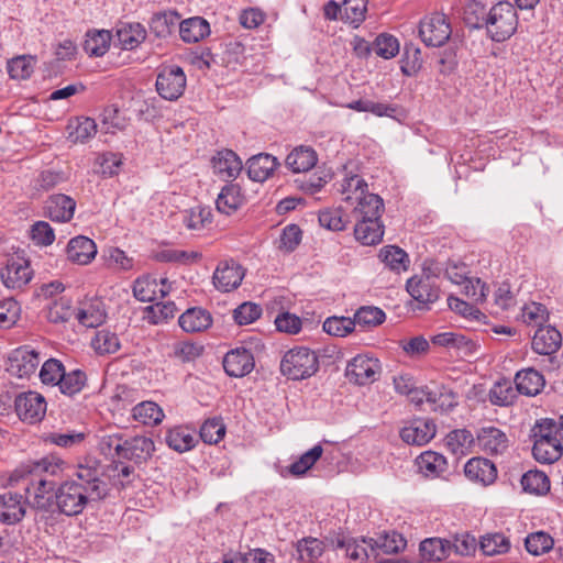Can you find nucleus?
<instances>
[{
  "label": "nucleus",
  "instance_id": "6e6552de",
  "mask_svg": "<svg viewBox=\"0 0 563 563\" xmlns=\"http://www.w3.org/2000/svg\"><path fill=\"white\" fill-rule=\"evenodd\" d=\"M14 411L20 420L27 423L40 422L46 415V400L36 391H21L13 396Z\"/></svg>",
  "mask_w": 563,
  "mask_h": 563
},
{
  "label": "nucleus",
  "instance_id": "9b49d317",
  "mask_svg": "<svg viewBox=\"0 0 563 563\" xmlns=\"http://www.w3.org/2000/svg\"><path fill=\"white\" fill-rule=\"evenodd\" d=\"M379 374V361L367 355H356L349 362L345 369L347 379L360 386L373 384L378 379Z\"/></svg>",
  "mask_w": 563,
  "mask_h": 563
},
{
  "label": "nucleus",
  "instance_id": "0eeeda50",
  "mask_svg": "<svg viewBox=\"0 0 563 563\" xmlns=\"http://www.w3.org/2000/svg\"><path fill=\"white\" fill-rule=\"evenodd\" d=\"M41 362L40 353L30 345L13 350L7 358L5 371L18 378H30Z\"/></svg>",
  "mask_w": 563,
  "mask_h": 563
},
{
  "label": "nucleus",
  "instance_id": "4be33fe9",
  "mask_svg": "<svg viewBox=\"0 0 563 563\" xmlns=\"http://www.w3.org/2000/svg\"><path fill=\"white\" fill-rule=\"evenodd\" d=\"M561 344V333L551 325L540 327L532 338V349L540 355H552Z\"/></svg>",
  "mask_w": 563,
  "mask_h": 563
},
{
  "label": "nucleus",
  "instance_id": "4d7b16f0",
  "mask_svg": "<svg viewBox=\"0 0 563 563\" xmlns=\"http://www.w3.org/2000/svg\"><path fill=\"white\" fill-rule=\"evenodd\" d=\"M324 551L323 542L316 538H306L297 543L298 560L313 562Z\"/></svg>",
  "mask_w": 563,
  "mask_h": 563
},
{
  "label": "nucleus",
  "instance_id": "4c0bfd02",
  "mask_svg": "<svg viewBox=\"0 0 563 563\" xmlns=\"http://www.w3.org/2000/svg\"><path fill=\"white\" fill-rule=\"evenodd\" d=\"M132 416L134 420L145 426H156L165 417L163 409L154 401H142L133 407Z\"/></svg>",
  "mask_w": 563,
  "mask_h": 563
},
{
  "label": "nucleus",
  "instance_id": "3c124183",
  "mask_svg": "<svg viewBox=\"0 0 563 563\" xmlns=\"http://www.w3.org/2000/svg\"><path fill=\"white\" fill-rule=\"evenodd\" d=\"M65 366L59 360L48 358L43 363L38 373V377L42 384L54 387L60 383V378H63Z\"/></svg>",
  "mask_w": 563,
  "mask_h": 563
},
{
  "label": "nucleus",
  "instance_id": "37998d69",
  "mask_svg": "<svg viewBox=\"0 0 563 563\" xmlns=\"http://www.w3.org/2000/svg\"><path fill=\"white\" fill-rule=\"evenodd\" d=\"M111 34L109 31L101 30L89 32L84 43V49L90 56L100 57L103 56L110 46Z\"/></svg>",
  "mask_w": 563,
  "mask_h": 563
},
{
  "label": "nucleus",
  "instance_id": "c756f323",
  "mask_svg": "<svg viewBox=\"0 0 563 563\" xmlns=\"http://www.w3.org/2000/svg\"><path fill=\"white\" fill-rule=\"evenodd\" d=\"M243 203L244 196L236 184L225 185L216 200L217 210L227 216L234 213Z\"/></svg>",
  "mask_w": 563,
  "mask_h": 563
},
{
  "label": "nucleus",
  "instance_id": "a878e982",
  "mask_svg": "<svg viewBox=\"0 0 563 563\" xmlns=\"http://www.w3.org/2000/svg\"><path fill=\"white\" fill-rule=\"evenodd\" d=\"M517 390L526 396H537L545 386V379L541 373L534 368H525L515 376Z\"/></svg>",
  "mask_w": 563,
  "mask_h": 563
},
{
  "label": "nucleus",
  "instance_id": "aec40b11",
  "mask_svg": "<svg viewBox=\"0 0 563 563\" xmlns=\"http://www.w3.org/2000/svg\"><path fill=\"white\" fill-rule=\"evenodd\" d=\"M213 173L222 180L234 179L242 170V161L231 150L217 153L212 161Z\"/></svg>",
  "mask_w": 563,
  "mask_h": 563
},
{
  "label": "nucleus",
  "instance_id": "a18cd8bd",
  "mask_svg": "<svg viewBox=\"0 0 563 563\" xmlns=\"http://www.w3.org/2000/svg\"><path fill=\"white\" fill-rule=\"evenodd\" d=\"M379 257L391 271H406L409 265L408 254L398 246L388 245L380 250Z\"/></svg>",
  "mask_w": 563,
  "mask_h": 563
},
{
  "label": "nucleus",
  "instance_id": "de8ad7c7",
  "mask_svg": "<svg viewBox=\"0 0 563 563\" xmlns=\"http://www.w3.org/2000/svg\"><path fill=\"white\" fill-rule=\"evenodd\" d=\"M521 485L525 492L543 495L550 490V481L541 471H529L522 475Z\"/></svg>",
  "mask_w": 563,
  "mask_h": 563
},
{
  "label": "nucleus",
  "instance_id": "c03bdc74",
  "mask_svg": "<svg viewBox=\"0 0 563 563\" xmlns=\"http://www.w3.org/2000/svg\"><path fill=\"white\" fill-rule=\"evenodd\" d=\"M91 346L98 354L106 355L118 352L121 344L115 333L102 329L96 332L91 340Z\"/></svg>",
  "mask_w": 563,
  "mask_h": 563
},
{
  "label": "nucleus",
  "instance_id": "052dcab7",
  "mask_svg": "<svg viewBox=\"0 0 563 563\" xmlns=\"http://www.w3.org/2000/svg\"><path fill=\"white\" fill-rule=\"evenodd\" d=\"M319 223L321 227L332 231H343L346 229L349 219L343 217L341 209H327L319 212Z\"/></svg>",
  "mask_w": 563,
  "mask_h": 563
},
{
  "label": "nucleus",
  "instance_id": "49530a36",
  "mask_svg": "<svg viewBox=\"0 0 563 563\" xmlns=\"http://www.w3.org/2000/svg\"><path fill=\"white\" fill-rule=\"evenodd\" d=\"M86 374L80 369H74L68 373L65 371L63 373V378H60V383L57 386L62 394L71 397L80 393L86 386Z\"/></svg>",
  "mask_w": 563,
  "mask_h": 563
},
{
  "label": "nucleus",
  "instance_id": "79ce46f5",
  "mask_svg": "<svg viewBox=\"0 0 563 563\" xmlns=\"http://www.w3.org/2000/svg\"><path fill=\"white\" fill-rule=\"evenodd\" d=\"M479 549L488 556L504 554L510 550V541L503 533H487L482 537Z\"/></svg>",
  "mask_w": 563,
  "mask_h": 563
},
{
  "label": "nucleus",
  "instance_id": "6ab92c4d",
  "mask_svg": "<svg viewBox=\"0 0 563 563\" xmlns=\"http://www.w3.org/2000/svg\"><path fill=\"white\" fill-rule=\"evenodd\" d=\"M76 201L64 194L52 195L45 202V216L55 222H68L73 219Z\"/></svg>",
  "mask_w": 563,
  "mask_h": 563
},
{
  "label": "nucleus",
  "instance_id": "603ef678",
  "mask_svg": "<svg viewBox=\"0 0 563 563\" xmlns=\"http://www.w3.org/2000/svg\"><path fill=\"white\" fill-rule=\"evenodd\" d=\"M385 318V312L382 309L364 306L356 310L353 321H355V327L373 328L382 324Z\"/></svg>",
  "mask_w": 563,
  "mask_h": 563
},
{
  "label": "nucleus",
  "instance_id": "774afa93",
  "mask_svg": "<svg viewBox=\"0 0 563 563\" xmlns=\"http://www.w3.org/2000/svg\"><path fill=\"white\" fill-rule=\"evenodd\" d=\"M74 316V310L69 300L62 298L48 307L47 319L53 323H62L68 321Z\"/></svg>",
  "mask_w": 563,
  "mask_h": 563
},
{
  "label": "nucleus",
  "instance_id": "b1692460",
  "mask_svg": "<svg viewBox=\"0 0 563 563\" xmlns=\"http://www.w3.org/2000/svg\"><path fill=\"white\" fill-rule=\"evenodd\" d=\"M279 165L276 157L261 153L251 157L246 163L247 175L254 181H265Z\"/></svg>",
  "mask_w": 563,
  "mask_h": 563
},
{
  "label": "nucleus",
  "instance_id": "f3484780",
  "mask_svg": "<svg viewBox=\"0 0 563 563\" xmlns=\"http://www.w3.org/2000/svg\"><path fill=\"white\" fill-rule=\"evenodd\" d=\"M155 445L152 439L136 435L124 440L121 457L136 464L146 462L153 454Z\"/></svg>",
  "mask_w": 563,
  "mask_h": 563
},
{
  "label": "nucleus",
  "instance_id": "6e6d98bb",
  "mask_svg": "<svg viewBox=\"0 0 563 563\" xmlns=\"http://www.w3.org/2000/svg\"><path fill=\"white\" fill-rule=\"evenodd\" d=\"M553 538L543 531L530 533L525 540L527 551L533 555H541L549 552L553 548Z\"/></svg>",
  "mask_w": 563,
  "mask_h": 563
},
{
  "label": "nucleus",
  "instance_id": "338daca9",
  "mask_svg": "<svg viewBox=\"0 0 563 563\" xmlns=\"http://www.w3.org/2000/svg\"><path fill=\"white\" fill-rule=\"evenodd\" d=\"M30 236L36 245L48 246L55 241L53 228L45 221H36L30 230Z\"/></svg>",
  "mask_w": 563,
  "mask_h": 563
},
{
  "label": "nucleus",
  "instance_id": "72a5a7b5",
  "mask_svg": "<svg viewBox=\"0 0 563 563\" xmlns=\"http://www.w3.org/2000/svg\"><path fill=\"white\" fill-rule=\"evenodd\" d=\"M178 323L186 332H200L211 325L212 318L202 308H189L179 317Z\"/></svg>",
  "mask_w": 563,
  "mask_h": 563
},
{
  "label": "nucleus",
  "instance_id": "680f3d73",
  "mask_svg": "<svg viewBox=\"0 0 563 563\" xmlns=\"http://www.w3.org/2000/svg\"><path fill=\"white\" fill-rule=\"evenodd\" d=\"M224 434L225 426L220 418L208 419L200 428V438L209 444L218 443Z\"/></svg>",
  "mask_w": 563,
  "mask_h": 563
},
{
  "label": "nucleus",
  "instance_id": "864d4df0",
  "mask_svg": "<svg viewBox=\"0 0 563 563\" xmlns=\"http://www.w3.org/2000/svg\"><path fill=\"white\" fill-rule=\"evenodd\" d=\"M339 191L345 196L346 201H355V197L363 196L367 191L366 181L358 175H344Z\"/></svg>",
  "mask_w": 563,
  "mask_h": 563
},
{
  "label": "nucleus",
  "instance_id": "4468645a",
  "mask_svg": "<svg viewBox=\"0 0 563 563\" xmlns=\"http://www.w3.org/2000/svg\"><path fill=\"white\" fill-rule=\"evenodd\" d=\"M55 490V481L33 477L30 485H25V500L37 509H46L51 505L52 494Z\"/></svg>",
  "mask_w": 563,
  "mask_h": 563
},
{
  "label": "nucleus",
  "instance_id": "9d476101",
  "mask_svg": "<svg viewBox=\"0 0 563 563\" xmlns=\"http://www.w3.org/2000/svg\"><path fill=\"white\" fill-rule=\"evenodd\" d=\"M451 33V26L442 13H433L420 22L419 35L427 46H442Z\"/></svg>",
  "mask_w": 563,
  "mask_h": 563
},
{
  "label": "nucleus",
  "instance_id": "e433bc0d",
  "mask_svg": "<svg viewBox=\"0 0 563 563\" xmlns=\"http://www.w3.org/2000/svg\"><path fill=\"white\" fill-rule=\"evenodd\" d=\"M532 454L538 462L551 464L558 461L563 454L561 440H534Z\"/></svg>",
  "mask_w": 563,
  "mask_h": 563
},
{
  "label": "nucleus",
  "instance_id": "a19ab883",
  "mask_svg": "<svg viewBox=\"0 0 563 563\" xmlns=\"http://www.w3.org/2000/svg\"><path fill=\"white\" fill-rule=\"evenodd\" d=\"M36 60L31 55H21L8 60L7 69L12 79L24 80L34 71Z\"/></svg>",
  "mask_w": 563,
  "mask_h": 563
},
{
  "label": "nucleus",
  "instance_id": "5fc2aeb1",
  "mask_svg": "<svg viewBox=\"0 0 563 563\" xmlns=\"http://www.w3.org/2000/svg\"><path fill=\"white\" fill-rule=\"evenodd\" d=\"M322 453V446L320 444L314 445L312 449L303 453L297 461L289 465V472L295 476L303 475L316 464V462L321 457Z\"/></svg>",
  "mask_w": 563,
  "mask_h": 563
},
{
  "label": "nucleus",
  "instance_id": "8fccbe9b",
  "mask_svg": "<svg viewBox=\"0 0 563 563\" xmlns=\"http://www.w3.org/2000/svg\"><path fill=\"white\" fill-rule=\"evenodd\" d=\"M211 218L209 207L196 206L185 211L183 222L189 230H201L211 222Z\"/></svg>",
  "mask_w": 563,
  "mask_h": 563
},
{
  "label": "nucleus",
  "instance_id": "bf43d9fd",
  "mask_svg": "<svg viewBox=\"0 0 563 563\" xmlns=\"http://www.w3.org/2000/svg\"><path fill=\"white\" fill-rule=\"evenodd\" d=\"M69 129H71L69 137L73 142L85 143L95 136L97 132V124L93 119L81 118L76 120L75 126L70 124Z\"/></svg>",
  "mask_w": 563,
  "mask_h": 563
},
{
  "label": "nucleus",
  "instance_id": "7c9ffc66",
  "mask_svg": "<svg viewBox=\"0 0 563 563\" xmlns=\"http://www.w3.org/2000/svg\"><path fill=\"white\" fill-rule=\"evenodd\" d=\"M117 41L122 49L132 51L146 38V30L141 23H123L117 29Z\"/></svg>",
  "mask_w": 563,
  "mask_h": 563
},
{
  "label": "nucleus",
  "instance_id": "c85d7f7f",
  "mask_svg": "<svg viewBox=\"0 0 563 563\" xmlns=\"http://www.w3.org/2000/svg\"><path fill=\"white\" fill-rule=\"evenodd\" d=\"M357 205L353 209L354 219H380L384 210L383 199L375 194L365 192L355 197Z\"/></svg>",
  "mask_w": 563,
  "mask_h": 563
},
{
  "label": "nucleus",
  "instance_id": "69168bd1",
  "mask_svg": "<svg viewBox=\"0 0 563 563\" xmlns=\"http://www.w3.org/2000/svg\"><path fill=\"white\" fill-rule=\"evenodd\" d=\"M372 49L376 55L389 59L399 52V43L393 35L380 34L374 41Z\"/></svg>",
  "mask_w": 563,
  "mask_h": 563
},
{
  "label": "nucleus",
  "instance_id": "7ed1b4c3",
  "mask_svg": "<svg viewBox=\"0 0 563 563\" xmlns=\"http://www.w3.org/2000/svg\"><path fill=\"white\" fill-rule=\"evenodd\" d=\"M475 27L485 26L490 38L504 42L517 30L518 16L514 5L508 1H500L493 5L489 12L473 23Z\"/></svg>",
  "mask_w": 563,
  "mask_h": 563
},
{
  "label": "nucleus",
  "instance_id": "412c9836",
  "mask_svg": "<svg viewBox=\"0 0 563 563\" xmlns=\"http://www.w3.org/2000/svg\"><path fill=\"white\" fill-rule=\"evenodd\" d=\"M465 476L483 485H489L497 478V470L493 462L485 457H473L464 466Z\"/></svg>",
  "mask_w": 563,
  "mask_h": 563
},
{
  "label": "nucleus",
  "instance_id": "09e8293b",
  "mask_svg": "<svg viewBox=\"0 0 563 563\" xmlns=\"http://www.w3.org/2000/svg\"><path fill=\"white\" fill-rule=\"evenodd\" d=\"M165 442L170 449L181 453L192 449L196 440L187 430L183 428H174L166 432Z\"/></svg>",
  "mask_w": 563,
  "mask_h": 563
},
{
  "label": "nucleus",
  "instance_id": "0e129e2a",
  "mask_svg": "<svg viewBox=\"0 0 563 563\" xmlns=\"http://www.w3.org/2000/svg\"><path fill=\"white\" fill-rule=\"evenodd\" d=\"M177 307L174 302H156L146 308V318L151 323L157 324L174 318Z\"/></svg>",
  "mask_w": 563,
  "mask_h": 563
},
{
  "label": "nucleus",
  "instance_id": "ea45409f",
  "mask_svg": "<svg viewBox=\"0 0 563 563\" xmlns=\"http://www.w3.org/2000/svg\"><path fill=\"white\" fill-rule=\"evenodd\" d=\"M179 15L176 12H162L155 14L150 22V30L157 37H167L178 24Z\"/></svg>",
  "mask_w": 563,
  "mask_h": 563
},
{
  "label": "nucleus",
  "instance_id": "39448f33",
  "mask_svg": "<svg viewBox=\"0 0 563 563\" xmlns=\"http://www.w3.org/2000/svg\"><path fill=\"white\" fill-rule=\"evenodd\" d=\"M319 368L317 354L308 347H295L285 353L280 362V372L294 380L306 379Z\"/></svg>",
  "mask_w": 563,
  "mask_h": 563
},
{
  "label": "nucleus",
  "instance_id": "58836bf2",
  "mask_svg": "<svg viewBox=\"0 0 563 563\" xmlns=\"http://www.w3.org/2000/svg\"><path fill=\"white\" fill-rule=\"evenodd\" d=\"M446 446L455 455H465L471 451V448L475 444L476 439L466 429H457L451 431L446 435Z\"/></svg>",
  "mask_w": 563,
  "mask_h": 563
},
{
  "label": "nucleus",
  "instance_id": "f257e3e1",
  "mask_svg": "<svg viewBox=\"0 0 563 563\" xmlns=\"http://www.w3.org/2000/svg\"><path fill=\"white\" fill-rule=\"evenodd\" d=\"M102 475L99 461L90 459L80 463L75 477L65 481L55 492L58 510L66 516H77L89 503L103 499L108 494V486Z\"/></svg>",
  "mask_w": 563,
  "mask_h": 563
},
{
  "label": "nucleus",
  "instance_id": "c9c22d12",
  "mask_svg": "<svg viewBox=\"0 0 563 563\" xmlns=\"http://www.w3.org/2000/svg\"><path fill=\"white\" fill-rule=\"evenodd\" d=\"M179 34L184 42L197 43L210 34V25L203 18H189L179 23Z\"/></svg>",
  "mask_w": 563,
  "mask_h": 563
},
{
  "label": "nucleus",
  "instance_id": "2f4dec72",
  "mask_svg": "<svg viewBox=\"0 0 563 563\" xmlns=\"http://www.w3.org/2000/svg\"><path fill=\"white\" fill-rule=\"evenodd\" d=\"M419 472L426 477H438L446 472V459L437 452L427 451L421 453L416 460Z\"/></svg>",
  "mask_w": 563,
  "mask_h": 563
},
{
  "label": "nucleus",
  "instance_id": "393cba45",
  "mask_svg": "<svg viewBox=\"0 0 563 563\" xmlns=\"http://www.w3.org/2000/svg\"><path fill=\"white\" fill-rule=\"evenodd\" d=\"M421 559L428 563H440L452 552L451 541L442 538H427L420 542Z\"/></svg>",
  "mask_w": 563,
  "mask_h": 563
},
{
  "label": "nucleus",
  "instance_id": "f704fd0d",
  "mask_svg": "<svg viewBox=\"0 0 563 563\" xmlns=\"http://www.w3.org/2000/svg\"><path fill=\"white\" fill-rule=\"evenodd\" d=\"M33 477L46 479L58 478L65 470V462L54 455L42 457L41 460L30 462Z\"/></svg>",
  "mask_w": 563,
  "mask_h": 563
},
{
  "label": "nucleus",
  "instance_id": "1a4fd4ad",
  "mask_svg": "<svg viewBox=\"0 0 563 563\" xmlns=\"http://www.w3.org/2000/svg\"><path fill=\"white\" fill-rule=\"evenodd\" d=\"M33 276L29 261L23 252H15L7 256L5 267L2 269V284L10 289L23 288Z\"/></svg>",
  "mask_w": 563,
  "mask_h": 563
},
{
  "label": "nucleus",
  "instance_id": "13d9d810",
  "mask_svg": "<svg viewBox=\"0 0 563 563\" xmlns=\"http://www.w3.org/2000/svg\"><path fill=\"white\" fill-rule=\"evenodd\" d=\"M366 11V0L343 1V21L353 24L354 26H358L364 21Z\"/></svg>",
  "mask_w": 563,
  "mask_h": 563
},
{
  "label": "nucleus",
  "instance_id": "a211bd4d",
  "mask_svg": "<svg viewBox=\"0 0 563 563\" xmlns=\"http://www.w3.org/2000/svg\"><path fill=\"white\" fill-rule=\"evenodd\" d=\"M435 435V426L430 420L416 419L400 430L404 442L412 445H424Z\"/></svg>",
  "mask_w": 563,
  "mask_h": 563
},
{
  "label": "nucleus",
  "instance_id": "ddd939ff",
  "mask_svg": "<svg viewBox=\"0 0 563 563\" xmlns=\"http://www.w3.org/2000/svg\"><path fill=\"white\" fill-rule=\"evenodd\" d=\"M170 289L166 278L157 282L155 278L144 276L134 282L133 295L142 302H151L164 298Z\"/></svg>",
  "mask_w": 563,
  "mask_h": 563
},
{
  "label": "nucleus",
  "instance_id": "2eb2a0df",
  "mask_svg": "<svg viewBox=\"0 0 563 563\" xmlns=\"http://www.w3.org/2000/svg\"><path fill=\"white\" fill-rule=\"evenodd\" d=\"M254 365L253 354L245 347L231 350L223 358V368L232 377H243L250 374Z\"/></svg>",
  "mask_w": 563,
  "mask_h": 563
},
{
  "label": "nucleus",
  "instance_id": "f03ea898",
  "mask_svg": "<svg viewBox=\"0 0 563 563\" xmlns=\"http://www.w3.org/2000/svg\"><path fill=\"white\" fill-rule=\"evenodd\" d=\"M406 545V539L396 531L379 533L375 539H350L339 543V548L344 551L346 558L354 561H374L375 563H401L384 559L382 555L398 553Z\"/></svg>",
  "mask_w": 563,
  "mask_h": 563
},
{
  "label": "nucleus",
  "instance_id": "20e7f679",
  "mask_svg": "<svg viewBox=\"0 0 563 563\" xmlns=\"http://www.w3.org/2000/svg\"><path fill=\"white\" fill-rule=\"evenodd\" d=\"M441 274V267L433 261H426L420 274L409 278L406 283L408 294L423 308L439 299L440 288L438 278Z\"/></svg>",
  "mask_w": 563,
  "mask_h": 563
},
{
  "label": "nucleus",
  "instance_id": "cd10ccee",
  "mask_svg": "<svg viewBox=\"0 0 563 563\" xmlns=\"http://www.w3.org/2000/svg\"><path fill=\"white\" fill-rule=\"evenodd\" d=\"M318 162L317 153L309 146H297L286 157L285 164L292 173H306Z\"/></svg>",
  "mask_w": 563,
  "mask_h": 563
},
{
  "label": "nucleus",
  "instance_id": "dca6fc26",
  "mask_svg": "<svg viewBox=\"0 0 563 563\" xmlns=\"http://www.w3.org/2000/svg\"><path fill=\"white\" fill-rule=\"evenodd\" d=\"M476 443L486 454H501L508 448V438L500 429L489 426L479 429L476 435Z\"/></svg>",
  "mask_w": 563,
  "mask_h": 563
},
{
  "label": "nucleus",
  "instance_id": "473e14b6",
  "mask_svg": "<svg viewBox=\"0 0 563 563\" xmlns=\"http://www.w3.org/2000/svg\"><path fill=\"white\" fill-rule=\"evenodd\" d=\"M24 497L20 493L2 494V523L13 525L25 515Z\"/></svg>",
  "mask_w": 563,
  "mask_h": 563
},
{
  "label": "nucleus",
  "instance_id": "bb28decb",
  "mask_svg": "<svg viewBox=\"0 0 563 563\" xmlns=\"http://www.w3.org/2000/svg\"><path fill=\"white\" fill-rule=\"evenodd\" d=\"M355 239L363 245H375L384 235V227L379 219H355Z\"/></svg>",
  "mask_w": 563,
  "mask_h": 563
},
{
  "label": "nucleus",
  "instance_id": "5701e85b",
  "mask_svg": "<svg viewBox=\"0 0 563 563\" xmlns=\"http://www.w3.org/2000/svg\"><path fill=\"white\" fill-rule=\"evenodd\" d=\"M66 252L70 262L87 265L95 258L97 246L91 239L79 235L68 242Z\"/></svg>",
  "mask_w": 563,
  "mask_h": 563
},
{
  "label": "nucleus",
  "instance_id": "e2e57ef3",
  "mask_svg": "<svg viewBox=\"0 0 563 563\" xmlns=\"http://www.w3.org/2000/svg\"><path fill=\"white\" fill-rule=\"evenodd\" d=\"M355 328V321L347 317H330L323 322V330L334 336H345Z\"/></svg>",
  "mask_w": 563,
  "mask_h": 563
},
{
  "label": "nucleus",
  "instance_id": "423d86ee",
  "mask_svg": "<svg viewBox=\"0 0 563 563\" xmlns=\"http://www.w3.org/2000/svg\"><path fill=\"white\" fill-rule=\"evenodd\" d=\"M186 75L177 65L163 66L156 77V91L165 100L176 101L185 92Z\"/></svg>",
  "mask_w": 563,
  "mask_h": 563
},
{
  "label": "nucleus",
  "instance_id": "f8f14e48",
  "mask_svg": "<svg viewBox=\"0 0 563 563\" xmlns=\"http://www.w3.org/2000/svg\"><path fill=\"white\" fill-rule=\"evenodd\" d=\"M243 267L234 261L221 262L212 276L213 285L218 290L231 291L238 288L244 278Z\"/></svg>",
  "mask_w": 563,
  "mask_h": 563
}]
</instances>
